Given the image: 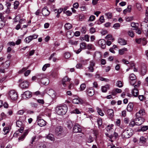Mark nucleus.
I'll use <instances>...</instances> for the list:
<instances>
[{"label":"nucleus","mask_w":148,"mask_h":148,"mask_svg":"<svg viewBox=\"0 0 148 148\" xmlns=\"http://www.w3.org/2000/svg\"><path fill=\"white\" fill-rule=\"evenodd\" d=\"M146 140L147 139L145 138L142 136L140 138L139 143L142 144H144L146 143Z\"/></svg>","instance_id":"33"},{"label":"nucleus","mask_w":148,"mask_h":148,"mask_svg":"<svg viewBox=\"0 0 148 148\" xmlns=\"http://www.w3.org/2000/svg\"><path fill=\"white\" fill-rule=\"evenodd\" d=\"M72 33L71 31H68L67 32L66 34L67 37L69 38H71L73 36V34L72 35Z\"/></svg>","instance_id":"41"},{"label":"nucleus","mask_w":148,"mask_h":148,"mask_svg":"<svg viewBox=\"0 0 148 148\" xmlns=\"http://www.w3.org/2000/svg\"><path fill=\"white\" fill-rule=\"evenodd\" d=\"M114 125L112 124L108 125L106 128L107 131L108 132V131H110L112 129V127Z\"/></svg>","instance_id":"47"},{"label":"nucleus","mask_w":148,"mask_h":148,"mask_svg":"<svg viewBox=\"0 0 148 148\" xmlns=\"http://www.w3.org/2000/svg\"><path fill=\"white\" fill-rule=\"evenodd\" d=\"M21 119L20 118L19 120L17 121L16 123V125L17 127H21L23 126V123L21 121Z\"/></svg>","instance_id":"30"},{"label":"nucleus","mask_w":148,"mask_h":148,"mask_svg":"<svg viewBox=\"0 0 148 148\" xmlns=\"http://www.w3.org/2000/svg\"><path fill=\"white\" fill-rule=\"evenodd\" d=\"M107 113L108 115V116L110 118H112L114 116V111L112 109H109L107 111Z\"/></svg>","instance_id":"13"},{"label":"nucleus","mask_w":148,"mask_h":148,"mask_svg":"<svg viewBox=\"0 0 148 148\" xmlns=\"http://www.w3.org/2000/svg\"><path fill=\"white\" fill-rule=\"evenodd\" d=\"M118 42L122 45H125L127 44V41L122 38H119L118 40Z\"/></svg>","instance_id":"21"},{"label":"nucleus","mask_w":148,"mask_h":148,"mask_svg":"<svg viewBox=\"0 0 148 148\" xmlns=\"http://www.w3.org/2000/svg\"><path fill=\"white\" fill-rule=\"evenodd\" d=\"M95 18V17L94 15H91L89 18L88 21H94Z\"/></svg>","instance_id":"58"},{"label":"nucleus","mask_w":148,"mask_h":148,"mask_svg":"<svg viewBox=\"0 0 148 148\" xmlns=\"http://www.w3.org/2000/svg\"><path fill=\"white\" fill-rule=\"evenodd\" d=\"M64 56L65 58L68 59L70 57L71 54L69 53L66 52L65 53Z\"/></svg>","instance_id":"54"},{"label":"nucleus","mask_w":148,"mask_h":148,"mask_svg":"<svg viewBox=\"0 0 148 148\" xmlns=\"http://www.w3.org/2000/svg\"><path fill=\"white\" fill-rule=\"evenodd\" d=\"M121 92L122 90L121 89L116 88L112 91V94L113 95H115L117 93H121Z\"/></svg>","instance_id":"22"},{"label":"nucleus","mask_w":148,"mask_h":148,"mask_svg":"<svg viewBox=\"0 0 148 148\" xmlns=\"http://www.w3.org/2000/svg\"><path fill=\"white\" fill-rule=\"evenodd\" d=\"M136 6L138 10L139 11H141L142 10V7L140 3H137L136 4Z\"/></svg>","instance_id":"40"},{"label":"nucleus","mask_w":148,"mask_h":148,"mask_svg":"<svg viewBox=\"0 0 148 148\" xmlns=\"http://www.w3.org/2000/svg\"><path fill=\"white\" fill-rule=\"evenodd\" d=\"M99 21L101 22V23H103L104 22L105 19L104 18V16H101L100 17L99 19Z\"/></svg>","instance_id":"62"},{"label":"nucleus","mask_w":148,"mask_h":148,"mask_svg":"<svg viewBox=\"0 0 148 148\" xmlns=\"http://www.w3.org/2000/svg\"><path fill=\"white\" fill-rule=\"evenodd\" d=\"M30 36L31 37V39H32V40L33 39L37 38L38 36V35L34 34L32 35H30Z\"/></svg>","instance_id":"59"},{"label":"nucleus","mask_w":148,"mask_h":148,"mask_svg":"<svg viewBox=\"0 0 148 148\" xmlns=\"http://www.w3.org/2000/svg\"><path fill=\"white\" fill-rule=\"evenodd\" d=\"M7 96L9 100L12 101L16 100L18 97L17 92L13 90L9 91L7 94Z\"/></svg>","instance_id":"4"},{"label":"nucleus","mask_w":148,"mask_h":148,"mask_svg":"<svg viewBox=\"0 0 148 148\" xmlns=\"http://www.w3.org/2000/svg\"><path fill=\"white\" fill-rule=\"evenodd\" d=\"M147 71L146 68L145 67H142L141 70V73L142 75H144L146 73Z\"/></svg>","instance_id":"44"},{"label":"nucleus","mask_w":148,"mask_h":148,"mask_svg":"<svg viewBox=\"0 0 148 148\" xmlns=\"http://www.w3.org/2000/svg\"><path fill=\"white\" fill-rule=\"evenodd\" d=\"M49 95L52 98H54L56 95L55 91L53 89H50L48 92Z\"/></svg>","instance_id":"25"},{"label":"nucleus","mask_w":148,"mask_h":148,"mask_svg":"<svg viewBox=\"0 0 148 148\" xmlns=\"http://www.w3.org/2000/svg\"><path fill=\"white\" fill-rule=\"evenodd\" d=\"M80 48L82 49H85L86 47V45L85 42H82L80 44Z\"/></svg>","instance_id":"42"},{"label":"nucleus","mask_w":148,"mask_h":148,"mask_svg":"<svg viewBox=\"0 0 148 148\" xmlns=\"http://www.w3.org/2000/svg\"><path fill=\"white\" fill-rule=\"evenodd\" d=\"M50 64H45L42 67V70L43 71H45L47 67L50 66Z\"/></svg>","instance_id":"52"},{"label":"nucleus","mask_w":148,"mask_h":148,"mask_svg":"<svg viewBox=\"0 0 148 148\" xmlns=\"http://www.w3.org/2000/svg\"><path fill=\"white\" fill-rule=\"evenodd\" d=\"M5 3L6 4H5V5L6 6L7 8H10V6L11 5V3L8 1H6Z\"/></svg>","instance_id":"64"},{"label":"nucleus","mask_w":148,"mask_h":148,"mask_svg":"<svg viewBox=\"0 0 148 148\" xmlns=\"http://www.w3.org/2000/svg\"><path fill=\"white\" fill-rule=\"evenodd\" d=\"M129 78L130 80H133L136 79V77L134 74L133 73L131 74L129 76Z\"/></svg>","instance_id":"46"},{"label":"nucleus","mask_w":148,"mask_h":148,"mask_svg":"<svg viewBox=\"0 0 148 148\" xmlns=\"http://www.w3.org/2000/svg\"><path fill=\"white\" fill-rule=\"evenodd\" d=\"M94 56L98 58H100L101 56V53L99 51H96L94 53Z\"/></svg>","instance_id":"36"},{"label":"nucleus","mask_w":148,"mask_h":148,"mask_svg":"<svg viewBox=\"0 0 148 148\" xmlns=\"http://www.w3.org/2000/svg\"><path fill=\"white\" fill-rule=\"evenodd\" d=\"M86 87V84H82L80 86V88L81 90H84Z\"/></svg>","instance_id":"60"},{"label":"nucleus","mask_w":148,"mask_h":148,"mask_svg":"<svg viewBox=\"0 0 148 148\" xmlns=\"http://www.w3.org/2000/svg\"><path fill=\"white\" fill-rule=\"evenodd\" d=\"M134 105L133 103L130 102L127 107V111L130 112L132 111L133 109Z\"/></svg>","instance_id":"18"},{"label":"nucleus","mask_w":148,"mask_h":148,"mask_svg":"<svg viewBox=\"0 0 148 148\" xmlns=\"http://www.w3.org/2000/svg\"><path fill=\"white\" fill-rule=\"evenodd\" d=\"M64 27L65 29L69 30L72 28V26L71 24L67 23L65 24Z\"/></svg>","instance_id":"32"},{"label":"nucleus","mask_w":148,"mask_h":148,"mask_svg":"<svg viewBox=\"0 0 148 148\" xmlns=\"http://www.w3.org/2000/svg\"><path fill=\"white\" fill-rule=\"evenodd\" d=\"M19 86L22 88H27L29 86V83L26 81H25L21 83Z\"/></svg>","instance_id":"12"},{"label":"nucleus","mask_w":148,"mask_h":148,"mask_svg":"<svg viewBox=\"0 0 148 148\" xmlns=\"http://www.w3.org/2000/svg\"><path fill=\"white\" fill-rule=\"evenodd\" d=\"M134 29L136 30V33L138 34H140L141 33V31L140 29L138 28V27H137L136 29Z\"/></svg>","instance_id":"61"},{"label":"nucleus","mask_w":148,"mask_h":148,"mask_svg":"<svg viewBox=\"0 0 148 148\" xmlns=\"http://www.w3.org/2000/svg\"><path fill=\"white\" fill-rule=\"evenodd\" d=\"M30 104L32 107V108H36L38 107V104L37 103L33 102H31L30 103Z\"/></svg>","instance_id":"55"},{"label":"nucleus","mask_w":148,"mask_h":148,"mask_svg":"<svg viewBox=\"0 0 148 148\" xmlns=\"http://www.w3.org/2000/svg\"><path fill=\"white\" fill-rule=\"evenodd\" d=\"M37 120L38 121V124L40 127L45 126L46 125V122L43 119H40L39 116L37 117Z\"/></svg>","instance_id":"8"},{"label":"nucleus","mask_w":148,"mask_h":148,"mask_svg":"<svg viewBox=\"0 0 148 148\" xmlns=\"http://www.w3.org/2000/svg\"><path fill=\"white\" fill-rule=\"evenodd\" d=\"M30 36L27 37L25 40V41L26 43H29L32 40Z\"/></svg>","instance_id":"48"},{"label":"nucleus","mask_w":148,"mask_h":148,"mask_svg":"<svg viewBox=\"0 0 148 148\" xmlns=\"http://www.w3.org/2000/svg\"><path fill=\"white\" fill-rule=\"evenodd\" d=\"M136 123L135 120H134L133 119L131 121L129 125L131 127H133L136 125Z\"/></svg>","instance_id":"50"},{"label":"nucleus","mask_w":148,"mask_h":148,"mask_svg":"<svg viewBox=\"0 0 148 148\" xmlns=\"http://www.w3.org/2000/svg\"><path fill=\"white\" fill-rule=\"evenodd\" d=\"M19 5V2L17 1H15L14 3V9L15 10L17 9Z\"/></svg>","instance_id":"45"},{"label":"nucleus","mask_w":148,"mask_h":148,"mask_svg":"<svg viewBox=\"0 0 148 148\" xmlns=\"http://www.w3.org/2000/svg\"><path fill=\"white\" fill-rule=\"evenodd\" d=\"M71 80V79L69 78L67 76L64 77L62 80V84L63 86L64 87L66 86L69 84L68 82H69Z\"/></svg>","instance_id":"9"},{"label":"nucleus","mask_w":148,"mask_h":148,"mask_svg":"<svg viewBox=\"0 0 148 148\" xmlns=\"http://www.w3.org/2000/svg\"><path fill=\"white\" fill-rule=\"evenodd\" d=\"M72 102L73 103L75 104H78L79 103H83V101L82 99L79 98H75L73 100Z\"/></svg>","instance_id":"23"},{"label":"nucleus","mask_w":148,"mask_h":148,"mask_svg":"<svg viewBox=\"0 0 148 148\" xmlns=\"http://www.w3.org/2000/svg\"><path fill=\"white\" fill-rule=\"evenodd\" d=\"M95 64L93 60H91L90 62L89 66L88 67V71L89 72H92L94 71V67L95 66Z\"/></svg>","instance_id":"7"},{"label":"nucleus","mask_w":148,"mask_h":148,"mask_svg":"<svg viewBox=\"0 0 148 148\" xmlns=\"http://www.w3.org/2000/svg\"><path fill=\"white\" fill-rule=\"evenodd\" d=\"M69 42L71 45H76L78 43V41H75L74 40L70 39L69 40Z\"/></svg>","instance_id":"34"},{"label":"nucleus","mask_w":148,"mask_h":148,"mask_svg":"<svg viewBox=\"0 0 148 148\" xmlns=\"http://www.w3.org/2000/svg\"><path fill=\"white\" fill-rule=\"evenodd\" d=\"M146 17L144 19V21L142 22L141 24V26L145 25V27H148V25L147 24V23L148 22V16H145Z\"/></svg>","instance_id":"24"},{"label":"nucleus","mask_w":148,"mask_h":148,"mask_svg":"<svg viewBox=\"0 0 148 148\" xmlns=\"http://www.w3.org/2000/svg\"><path fill=\"white\" fill-rule=\"evenodd\" d=\"M82 130L81 126L77 123H75L73 128V131L74 133H81Z\"/></svg>","instance_id":"5"},{"label":"nucleus","mask_w":148,"mask_h":148,"mask_svg":"<svg viewBox=\"0 0 148 148\" xmlns=\"http://www.w3.org/2000/svg\"><path fill=\"white\" fill-rule=\"evenodd\" d=\"M93 141V139L91 136H89L88 137H87L86 140V141L87 143H91Z\"/></svg>","instance_id":"43"},{"label":"nucleus","mask_w":148,"mask_h":148,"mask_svg":"<svg viewBox=\"0 0 148 148\" xmlns=\"http://www.w3.org/2000/svg\"><path fill=\"white\" fill-rule=\"evenodd\" d=\"M47 138L51 141H54V136L51 134H49L47 136Z\"/></svg>","instance_id":"37"},{"label":"nucleus","mask_w":148,"mask_h":148,"mask_svg":"<svg viewBox=\"0 0 148 148\" xmlns=\"http://www.w3.org/2000/svg\"><path fill=\"white\" fill-rule=\"evenodd\" d=\"M115 123L117 126H120L121 123V120L120 119H117Z\"/></svg>","instance_id":"63"},{"label":"nucleus","mask_w":148,"mask_h":148,"mask_svg":"<svg viewBox=\"0 0 148 148\" xmlns=\"http://www.w3.org/2000/svg\"><path fill=\"white\" fill-rule=\"evenodd\" d=\"M23 95L27 98H30L32 97V92L29 91H27L24 92Z\"/></svg>","instance_id":"27"},{"label":"nucleus","mask_w":148,"mask_h":148,"mask_svg":"<svg viewBox=\"0 0 148 148\" xmlns=\"http://www.w3.org/2000/svg\"><path fill=\"white\" fill-rule=\"evenodd\" d=\"M109 85L107 84L105 86H102L101 87V90L102 92H107V90L109 89Z\"/></svg>","instance_id":"26"},{"label":"nucleus","mask_w":148,"mask_h":148,"mask_svg":"<svg viewBox=\"0 0 148 148\" xmlns=\"http://www.w3.org/2000/svg\"><path fill=\"white\" fill-rule=\"evenodd\" d=\"M99 44L103 49H105L106 47V42L104 39H101L98 41Z\"/></svg>","instance_id":"14"},{"label":"nucleus","mask_w":148,"mask_h":148,"mask_svg":"<svg viewBox=\"0 0 148 148\" xmlns=\"http://www.w3.org/2000/svg\"><path fill=\"white\" fill-rule=\"evenodd\" d=\"M5 25L4 22L2 20L0 21V29L2 28Z\"/></svg>","instance_id":"57"},{"label":"nucleus","mask_w":148,"mask_h":148,"mask_svg":"<svg viewBox=\"0 0 148 148\" xmlns=\"http://www.w3.org/2000/svg\"><path fill=\"white\" fill-rule=\"evenodd\" d=\"M133 130L130 128H127L122 133V137L123 138H127L130 137L133 134Z\"/></svg>","instance_id":"3"},{"label":"nucleus","mask_w":148,"mask_h":148,"mask_svg":"<svg viewBox=\"0 0 148 148\" xmlns=\"http://www.w3.org/2000/svg\"><path fill=\"white\" fill-rule=\"evenodd\" d=\"M97 110L98 113L100 115L103 116L104 115V113L103 112L102 110L99 107H97Z\"/></svg>","instance_id":"39"},{"label":"nucleus","mask_w":148,"mask_h":148,"mask_svg":"<svg viewBox=\"0 0 148 148\" xmlns=\"http://www.w3.org/2000/svg\"><path fill=\"white\" fill-rule=\"evenodd\" d=\"M58 73L56 71H53L50 73V76L53 77L57 78L58 77Z\"/></svg>","instance_id":"31"},{"label":"nucleus","mask_w":148,"mask_h":148,"mask_svg":"<svg viewBox=\"0 0 148 148\" xmlns=\"http://www.w3.org/2000/svg\"><path fill=\"white\" fill-rule=\"evenodd\" d=\"M86 92L87 95L89 96H92L95 93L94 90L92 87L87 88Z\"/></svg>","instance_id":"10"},{"label":"nucleus","mask_w":148,"mask_h":148,"mask_svg":"<svg viewBox=\"0 0 148 148\" xmlns=\"http://www.w3.org/2000/svg\"><path fill=\"white\" fill-rule=\"evenodd\" d=\"M68 108L66 105H64L62 106H58L56 107V113L59 115H64L67 112Z\"/></svg>","instance_id":"1"},{"label":"nucleus","mask_w":148,"mask_h":148,"mask_svg":"<svg viewBox=\"0 0 148 148\" xmlns=\"http://www.w3.org/2000/svg\"><path fill=\"white\" fill-rule=\"evenodd\" d=\"M55 133L58 138H62L65 136L66 132L61 126L56 127L55 129Z\"/></svg>","instance_id":"2"},{"label":"nucleus","mask_w":148,"mask_h":148,"mask_svg":"<svg viewBox=\"0 0 148 148\" xmlns=\"http://www.w3.org/2000/svg\"><path fill=\"white\" fill-rule=\"evenodd\" d=\"M135 119L136 125H139L142 124L145 121L144 119L142 117H138Z\"/></svg>","instance_id":"6"},{"label":"nucleus","mask_w":148,"mask_h":148,"mask_svg":"<svg viewBox=\"0 0 148 148\" xmlns=\"http://www.w3.org/2000/svg\"><path fill=\"white\" fill-rule=\"evenodd\" d=\"M80 31L83 34H85L86 32V29L85 27H82Z\"/></svg>","instance_id":"53"},{"label":"nucleus","mask_w":148,"mask_h":148,"mask_svg":"<svg viewBox=\"0 0 148 148\" xmlns=\"http://www.w3.org/2000/svg\"><path fill=\"white\" fill-rule=\"evenodd\" d=\"M66 125L67 127L69 129H71L73 126V123L71 121L68 120L67 122Z\"/></svg>","instance_id":"28"},{"label":"nucleus","mask_w":148,"mask_h":148,"mask_svg":"<svg viewBox=\"0 0 148 148\" xmlns=\"http://www.w3.org/2000/svg\"><path fill=\"white\" fill-rule=\"evenodd\" d=\"M148 129V126L147 125L143 126L141 127L140 129H139L138 131L144 132Z\"/></svg>","instance_id":"35"},{"label":"nucleus","mask_w":148,"mask_h":148,"mask_svg":"<svg viewBox=\"0 0 148 148\" xmlns=\"http://www.w3.org/2000/svg\"><path fill=\"white\" fill-rule=\"evenodd\" d=\"M145 110L144 109L141 108L139 111L137 112L136 114V117H142V116L145 115Z\"/></svg>","instance_id":"11"},{"label":"nucleus","mask_w":148,"mask_h":148,"mask_svg":"<svg viewBox=\"0 0 148 148\" xmlns=\"http://www.w3.org/2000/svg\"><path fill=\"white\" fill-rule=\"evenodd\" d=\"M97 122L98 125V127L99 129H101L104 128V126L102 125V119L101 118H98L97 119Z\"/></svg>","instance_id":"16"},{"label":"nucleus","mask_w":148,"mask_h":148,"mask_svg":"<svg viewBox=\"0 0 148 148\" xmlns=\"http://www.w3.org/2000/svg\"><path fill=\"white\" fill-rule=\"evenodd\" d=\"M10 65V62L9 61H6L5 62L2 63L1 67L2 66L3 69H8Z\"/></svg>","instance_id":"20"},{"label":"nucleus","mask_w":148,"mask_h":148,"mask_svg":"<svg viewBox=\"0 0 148 148\" xmlns=\"http://www.w3.org/2000/svg\"><path fill=\"white\" fill-rule=\"evenodd\" d=\"M116 86L119 87L121 88L123 86V83L120 81H117L116 83Z\"/></svg>","instance_id":"51"},{"label":"nucleus","mask_w":148,"mask_h":148,"mask_svg":"<svg viewBox=\"0 0 148 148\" xmlns=\"http://www.w3.org/2000/svg\"><path fill=\"white\" fill-rule=\"evenodd\" d=\"M50 12L47 9V7L44 8L42 9V13L44 16H47L50 14Z\"/></svg>","instance_id":"17"},{"label":"nucleus","mask_w":148,"mask_h":148,"mask_svg":"<svg viewBox=\"0 0 148 148\" xmlns=\"http://www.w3.org/2000/svg\"><path fill=\"white\" fill-rule=\"evenodd\" d=\"M38 81L39 82H40L42 84L46 85H48L49 83V79L46 77Z\"/></svg>","instance_id":"15"},{"label":"nucleus","mask_w":148,"mask_h":148,"mask_svg":"<svg viewBox=\"0 0 148 148\" xmlns=\"http://www.w3.org/2000/svg\"><path fill=\"white\" fill-rule=\"evenodd\" d=\"M38 79L40 80L43 79L46 77V75L42 73H39L37 74Z\"/></svg>","instance_id":"29"},{"label":"nucleus","mask_w":148,"mask_h":148,"mask_svg":"<svg viewBox=\"0 0 148 148\" xmlns=\"http://www.w3.org/2000/svg\"><path fill=\"white\" fill-rule=\"evenodd\" d=\"M127 51V49L125 48H123L119 50V53L121 55H123L125 51Z\"/></svg>","instance_id":"38"},{"label":"nucleus","mask_w":148,"mask_h":148,"mask_svg":"<svg viewBox=\"0 0 148 148\" xmlns=\"http://www.w3.org/2000/svg\"><path fill=\"white\" fill-rule=\"evenodd\" d=\"M129 36L132 38H133L134 36V33L132 31H129L128 32Z\"/></svg>","instance_id":"49"},{"label":"nucleus","mask_w":148,"mask_h":148,"mask_svg":"<svg viewBox=\"0 0 148 148\" xmlns=\"http://www.w3.org/2000/svg\"><path fill=\"white\" fill-rule=\"evenodd\" d=\"M137 88L134 87L132 91V94L135 97H137L138 95V91Z\"/></svg>","instance_id":"19"},{"label":"nucleus","mask_w":148,"mask_h":148,"mask_svg":"<svg viewBox=\"0 0 148 148\" xmlns=\"http://www.w3.org/2000/svg\"><path fill=\"white\" fill-rule=\"evenodd\" d=\"M105 14L107 16L108 18L110 19L112 17V14L111 13L108 12V13H106Z\"/></svg>","instance_id":"56"}]
</instances>
